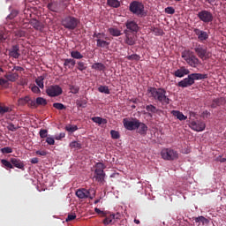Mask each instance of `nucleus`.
I'll return each mask as SVG.
<instances>
[{
    "label": "nucleus",
    "mask_w": 226,
    "mask_h": 226,
    "mask_svg": "<svg viewBox=\"0 0 226 226\" xmlns=\"http://www.w3.org/2000/svg\"><path fill=\"white\" fill-rule=\"evenodd\" d=\"M48 10L54 13H57V11H59V3L56 1H50V3L48 4Z\"/></svg>",
    "instance_id": "5701e85b"
},
{
    "label": "nucleus",
    "mask_w": 226,
    "mask_h": 226,
    "mask_svg": "<svg viewBox=\"0 0 226 226\" xmlns=\"http://www.w3.org/2000/svg\"><path fill=\"white\" fill-rule=\"evenodd\" d=\"M189 126L194 132H204L206 130V124L202 121H192Z\"/></svg>",
    "instance_id": "f8f14e48"
},
{
    "label": "nucleus",
    "mask_w": 226,
    "mask_h": 226,
    "mask_svg": "<svg viewBox=\"0 0 226 226\" xmlns=\"http://www.w3.org/2000/svg\"><path fill=\"white\" fill-rule=\"evenodd\" d=\"M195 222L197 223H207V219H206L204 216H199L195 219Z\"/></svg>",
    "instance_id": "603ef678"
},
{
    "label": "nucleus",
    "mask_w": 226,
    "mask_h": 226,
    "mask_svg": "<svg viewBox=\"0 0 226 226\" xmlns=\"http://www.w3.org/2000/svg\"><path fill=\"white\" fill-rule=\"evenodd\" d=\"M46 94L50 98H56V96H61L63 94V88L59 85H52L47 87Z\"/></svg>",
    "instance_id": "6e6552de"
},
{
    "label": "nucleus",
    "mask_w": 226,
    "mask_h": 226,
    "mask_svg": "<svg viewBox=\"0 0 226 226\" xmlns=\"http://www.w3.org/2000/svg\"><path fill=\"white\" fill-rule=\"evenodd\" d=\"M193 33L197 36V39L202 43L209 40V33L200 30L199 28H193Z\"/></svg>",
    "instance_id": "9d476101"
},
{
    "label": "nucleus",
    "mask_w": 226,
    "mask_h": 226,
    "mask_svg": "<svg viewBox=\"0 0 226 226\" xmlns=\"http://www.w3.org/2000/svg\"><path fill=\"white\" fill-rule=\"evenodd\" d=\"M96 40H103L105 38V34L103 33H94L93 35Z\"/></svg>",
    "instance_id": "4d7b16f0"
},
{
    "label": "nucleus",
    "mask_w": 226,
    "mask_h": 226,
    "mask_svg": "<svg viewBox=\"0 0 226 226\" xmlns=\"http://www.w3.org/2000/svg\"><path fill=\"white\" fill-rule=\"evenodd\" d=\"M95 213H97V215H100V216H102V218H103V216H106L107 215V211H102L100 210V208H94Z\"/></svg>",
    "instance_id": "680f3d73"
},
{
    "label": "nucleus",
    "mask_w": 226,
    "mask_h": 226,
    "mask_svg": "<svg viewBox=\"0 0 226 226\" xmlns=\"http://www.w3.org/2000/svg\"><path fill=\"white\" fill-rule=\"evenodd\" d=\"M173 75L177 77L178 79H183L185 75H190V70L186 69V67L182 66L177 71L174 72Z\"/></svg>",
    "instance_id": "2eb2a0df"
},
{
    "label": "nucleus",
    "mask_w": 226,
    "mask_h": 226,
    "mask_svg": "<svg viewBox=\"0 0 226 226\" xmlns=\"http://www.w3.org/2000/svg\"><path fill=\"white\" fill-rule=\"evenodd\" d=\"M65 130L70 132V133H73V132H77L79 130V127L77 125H67Z\"/></svg>",
    "instance_id": "de8ad7c7"
},
{
    "label": "nucleus",
    "mask_w": 226,
    "mask_h": 226,
    "mask_svg": "<svg viewBox=\"0 0 226 226\" xmlns=\"http://www.w3.org/2000/svg\"><path fill=\"white\" fill-rule=\"evenodd\" d=\"M189 75L191 76V79H192V82H195V80H204L208 77L207 74H202V73H192Z\"/></svg>",
    "instance_id": "a878e982"
},
{
    "label": "nucleus",
    "mask_w": 226,
    "mask_h": 226,
    "mask_svg": "<svg viewBox=\"0 0 226 226\" xmlns=\"http://www.w3.org/2000/svg\"><path fill=\"white\" fill-rule=\"evenodd\" d=\"M194 52H196L198 57H200V59H207V48H203L202 45L199 44L194 48Z\"/></svg>",
    "instance_id": "ddd939ff"
},
{
    "label": "nucleus",
    "mask_w": 226,
    "mask_h": 226,
    "mask_svg": "<svg viewBox=\"0 0 226 226\" xmlns=\"http://www.w3.org/2000/svg\"><path fill=\"white\" fill-rule=\"evenodd\" d=\"M75 64H77V62L73 58H65L64 59V66L65 71L68 70H73L75 68Z\"/></svg>",
    "instance_id": "a211bd4d"
},
{
    "label": "nucleus",
    "mask_w": 226,
    "mask_h": 226,
    "mask_svg": "<svg viewBox=\"0 0 226 226\" xmlns=\"http://www.w3.org/2000/svg\"><path fill=\"white\" fill-rule=\"evenodd\" d=\"M39 135H40L41 139H47V135H49V131H47L45 129H41L39 132Z\"/></svg>",
    "instance_id": "864d4df0"
},
{
    "label": "nucleus",
    "mask_w": 226,
    "mask_h": 226,
    "mask_svg": "<svg viewBox=\"0 0 226 226\" xmlns=\"http://www.w3.org/2000/svg\"><path fill=\"white\" fill-rule=\"evenodd\" d=\"M9 56L14 59L20 57V47L19 45H13L9 50Z\"/></svg>",
    "instance_id": "dca6fc26"
},
{
    "label": "nucleus",
    "mask_w": 226,
    "mask_h": 226,
    "mask_svg": "<svg viewBox=\"0 0 226 226\" xmlns=\"http://www.w3.org/2000/svg\"><path fill=\"white\" fill-rule=\"evenodd\" d=\"M46 142L47 144H49V146H54L56 144V140H54V138L52 137H48L46 139Z\"/></svg>",
    "instance_id": "e2e57ef3"
},
{
    "label": "nucleus",
    "mask_w": 226,
    "mask_h": 226,
    "mask_svg": "<svg viewBox=\"0 0 226 226\" xmlns=\"http://www.w3.org/2000/svg\"><path fill=\"white\" fill-rule=\"evenodd\" d=\"M194 81L192 79V76L190 74L188 75L187 78H185L181 81L177 83L178 87H190V86H193Z\"/></svg>",
    "instance_id": "4468645a"
},
{
    "label": "nucleus",
    "mask_w": 226,
    "mask_h": 226,
    "mask_svg": "<svg viewBox=\"0 0 226 226\" xmlns=\"http://www.w3.org/2000/svg\"><path fill=\"white\" fill-rule=\"evenodd\" d=\"M77 69L79 72H84V70H87V66H86V63L84 62H78Z\"/></svg>",
    "instance_id": "49530a36"
},
{
    "label": "nucleus",
    "mask_w": 226,
    "mask_h": 226,
    "mask_svg": "<svg viewBox=\"0 0 226 226\" xmlns=\"http://www.w3.org/2000/svg\"><path fill=\"white\" fill-rule=\"evenodd\" d=\"M77 105L80 109H86V107H87V101L84 100V101L78 102Z\"/></svg>",
    "instance_id": "6e6d98bb"
},
{
    "label": "nucleus",
    "mask_w": 226,
    "mask_h": 226,
    "mask_svg": "<svg viewBox=\"0 0 226 226\" xmlns=\"http://www.w3.org/2000/svg\"><path fill=\"white\" fill-rule=\"evenodd\" d=\"M4 77L9 80V82H15L19 79V73L17 72H8Z\"/></svg>",
    "instance_id": "c85d7f7f"
},
{
    "label": "nucleus",
    "mask_w": 226,
    "mask_h": 226,
    "mask_svg": "<svg viewBox=\"0 0 226 226\" xmlns=\"http://www.w3.org/2000/svg\"><path fill=\"white\" fill-rule=\"evenodd\" d=\"M26 105H27L28 109H37L36 99H33V98H31V96L28 95V101H27Z\"/></svg>",
    "instance_id": "473e14b6"
},
{
    "label": "nucleus",
    "mask_w": 226,
    "mask_h": 226,
    "mask_svg": "<svg viewBox=\"0 0 226 226\" xmlns=\"http://www.w3.org/2000/svg\"><path fill=\"white\" fill-rule=\"evenodd\" d=\"M70 91L72 93V94H77L79 91H80V87L75 85H71L70 86Z\"/></svg>",
    "instance_id": "09e8293b"
},
{
    "label": "nucleus",
    "mask_w": 226,
    "mask_h": 226,
    "mask_svg": "<svg viewBox=\"0 0 226 226\" xmlns=\"http://www.w3.org/2000/svg\"><path fill=\"white\" fill-rule=\"evenodd\" d=\"M1 153H3V154H10L11 153H13V149L10 147H5L1 149Z\"/></svg>",
    "instance_id": "3c124183"
},
{
    "label": "nucleus",
    "mask_w": 226,
    "mask_h": 226,
    "mask_svg": "<svg viewBox=\"0 0 226 226\" xmlns=\"http://www.w3.org/2000/svg\"><path fill=\"white\" fill-rule=\"evenodd\" d=\"M54 109H56V110H64L66 109V106L61 102H55L53 103Z\"/></svg>",
    "instance_id": "a19ab883"
},
{
    "label": "nucleus",
    "mask_w": 226,
    "mask_h": 226,
    "mask_svg": "<svg viewBox=\"0 0 226 226\" xmlns=\"http://www.w3.org/2000/svg\"><path fill=\"white\" fill-rule=\"evenodd\" d=\"M111 139H120L121 135L119 134V132L111 130L110 131Z\"/></svg>",
    "instance_id": "8fccbe9b"
},
{
    "label": "nucleus",
    "mask_w": 226,
    "mask_h": 226,
    "mask_svg": "<svg viewBox=\"0 0 226 226\" xmlns=\"http://www.w3.org/2000/svg\"><path fill=\"white\" fill-rule=\"evenodd\" d=\"M104 220L102 223L105 225H110V223H115L116 220L114 219V214H110V212H106V215L103 216Z\"/></svg>",
    "instance_id": "412c9836"
},
{
    "label": "nucleus",
    "mask_w": 226,
    "mask_h": 226,
    "mask_svg": "<svg viewBox=\"0 0 226 226\" xmlns=\"http://www.w3.org/2000/svg\"><path fill=\"white\" fill-rule=\"evenodd\" d=\"M7 130H9V132H17V130H19V127H16L15 124L10 123L7 125Z\"/></svg>",
    "instance_id": "5fc2aeb1"
},
{
    "label": "nucleus",
    "mask_w": 226,
    "mask_h": 226,
    "mask_svg": "<svg viewBox=\"0 0 226 226\" xmlns=\"http://www.w3.org/2000/svg\"><path fill=\"white\" fill-rule=\"evenodd\" d=\"M70 147L74 149H80L82 145L79 141H72L70 143Z\"/></svg>",
    "instance_id": "a18cd8bd"
},
{
    "label": "nucleus",
    "mask_w": 226,
    "mask_h": 226,
    "mask_svg": "<svg viewBox=\"0 0 226 226\" xmlns=\"http://www.w3.org/2000/svg\"><path fill=\"white\" fill-rule=\"evenodd\" d=\"M107 3L111 8H119L121 6V2L118 0H107Z\"/></svg>",
    "instance_id": "e433bc0d"
},
{
    "label": "nucleus",
    "mask_w": 226,
    "mask_h": 226,
    "mask_svg": "<svg viewBox=\"0 0 226 226\" xmlns=\"http://www.w3.org/2000/svg\"><path fill=\"white\" fill-rule=\"evenodd\" d=\"M43 80H45V78L43 76H40L35 79V83L41 89H43L44 87Z\"/></svg>",
    "instance_id": "58836bf2"
},
{
    "label": "nucleus",
    "mask_w": 226,
    "mask_h": 226,
    "mask_svg": "<svg viewBox=\"0 0 226 226\" xmlns=\"http://www.w3.org/2000/svg\"><path fill=\"white\" fill-rule=\"evenodd\" d=\"M161 154L163 160L168 161L177 160V158H179V153L172 148H164Z\"/></svg>",
    "instance_id": "423d86ee"
},
{
    "label": "nucleus",
    "mask_w": 226,
    "mask_h": 226,
    "mask_svg": "<svg viewBox=\"0 0 226 226\" xmlns=\"http://www.w3.org/2000/svg\"><path fill=\"white\" fill-rule=\"evenodd\" d=\"M92 70H97L98 72H105V64L102 63H95L92 65Z\"/></svg>",
    "instance_id": "72a5a7b5"
},
{
    "label": "nucleus",
    "mask_w": 226,
    "mask_h": 226,
    "mask_svg": "<svg viewBox=\"0 0 226 226\" xmlns=\"http://www.w3.org/2000/svg\"><path fill=\"white\" fill-rule=\"evenodd\" d=\"M11 162L12 163V165L14 167H16L17 169H24V162H22V161H20V159H17V158H12L11 160Z\"/></svg>",
    "instance_id": "c756f323"
},
{
    "label": "nucleus",
    "mask_w": 226,
    "mask_h": 226,
    "mask_svg": "<svg viewBox=\"0 0 226 226\" xmlns=\"http://www.w3.org/2000/svg\"><path fill=\"white\" fill-rule=\"evenodd\" d=\"M99 93H104V94H110V89H109V87L107 86H100L98 87Z\"/></svg>",
    "instance_id": "ea45409f"
},
{
    "label": "nucleus",
    "mask_w": 226,
    "mask_h": 226,
    "mask_svg": "<svg viewBox=\"0 0 226 226\" xmlns=\"http://www.w3.org/2000/svg\"><path fill=\"white\" fill-rule=\"evenodd\" d=\"M146 110L148 112L149 117H153V114H158L160 109H158L154 105L149 104L146 106Z\"/></svg>",
    "instance_id": "b1692460"
},
{
    "label": "nucleus",
    "mask_w": 226,
    "mask_h": 226,
    "mask_svg": "<svg viewBox=\"0 0 226 226\" xmlns=\"http://www.w3.org/2000/svg\"><path fill=\"white\" fill-rule=\"evenodd\" d=\"M226 100L223 97L216 98L212 101L210 105L211 109H216V107H221V105H225Z\"/></svg>",
    "instance_id": "aec40b11"
},
{
    "label": "nucleus",
    "mask_w": 226,
    "mask_h": 226,
    "mask_svg": "<svg viewBox=\"0 0 226 226\" xmlns=\"http://www.w3.org/2000/svg\"><path fill=\"white\" fill-rule=\"evenodd\" d=\"M96 45L100 49H109V45H110V42L103 40H96Z\"/></svg>",
    "instance_id": "2f4dec72"
},
{
    "label": "nucleus",
    "mask_w": 226,
    "mask_h": 226,
    "mask_svg": "<svg viewBox=\"0 0 226 226\" xmlns=\"http://www.w3.org/2000/svg\"><path fill=\"white\" fill-rule=\"evenodd\" d=\"M71 57H72L73 59H82L84 56H82L80 51L73 50L71 52Z\"/></svg>",
    "instance_id": "4c0bfd02"
},
{
    "label": "nucleus",
    "mask_w": 226,
    "mask_h": 226,
    "mask_svg": "<svg viewBox=\"0 0 226 226\" xmlns=\"http://www.w3.org/2000/svg\"><path fill=\"white\" fill-rule=\"evenodd\" d=\"M126 59H128V61H140V56L137 54H132L131 56H127Z\"/></svg>",
    "instance_id": "79ce46f5"
},
{
    "label": "nucleus",
    "mask_w": 226,
    "mask_h": 226,
    "mask_svg": "<svg viewBox=\"0 0 226 226\" xmlns=\"http://www.w3.org/2000/svg\"><path fill=\"white\" fill-rule=\"evenodd\" d=\"M29 100V95H26L25 97H21L18 100V105L19 107H24L27 105V102Z\"/></svg>",
    "instance_id": "f704fd0d"
},
{
    "label": "nucleus",
    "mask_w": 226,
    "mask_h": 226,
    "mask_svg": "<svg viewBox=\"0 0 226 226\" xmlns=\"http://www.w3.org/2000/svg\"><path fill=\"white\" fill-rule=\"evenodd\" d=\"M6 112H10V108L6 106H0V114H6Z\"/></svg>",
    "instance_id": "0e129e2a"
},
{
    "label": "nucleus",
    "mask_w": 226,
    "mask_h": 226,
    "mask_svg": "<svg viewBox=\"0 0 226 226\" xmlns=\"http://www.w3.org/2000/svg\"><path fill=\"white\" fill-rule=\"evenodd\" d=\"M30 25L34 29H36V31H43V23L40 22L39 20L36 19H32L30 21Z\"/></svg>",
    "instance_id": "393cba45"
},
{
    "label": "nucleus",
    "mask_w": 226,
    "mask_h": 226,
    "mask_svg": "<svg viewBox=\"0 0 226 226\" xmlns=\"http://www.w3.org/2000/svg\"><path fill=\"white\" fill-rule=\"evenodd\" d=\"M125 26L131 33H137V31H139V25L133 20H127L125 22Z\"/></svg>",
    "instance_id": "f3484780"
},
{
    "label": "nucleus",
    "mask_w": 226,
    "mask_h": 226,
    "mask_svg": "<svg viewBox=\"0 0 226 226\" xmlns=\"http://www.w3.org/2000/svg\"><path fill=\"white\" fill-rule=\"evenodd\" d=\"M62 26L69 31H73L79 26V19L73 16H67L62 19Z\"/></svg>",
    "instance_id": "20e7f679"
},
{
    "label": "nucleus",
    "mask_w": 226,
    "mask_h": 226,
    "mask_svg": "<svg viewBox=\"0 0 226 226\" xmlns=\"http://www.w3.org/2000/svg\"><path fill=\"white\" fill-rule=\"evenodd\" d=\"M215 160L216 162H220L221 163H225L226 162V158L222 155L217 156Z\"/></svg>",
    "instance_id": "774afa93"
},
{
    "label": "nucleus",
    "mask_w": 226,
    "mask_h": 226,
    "mask_svg": "<svg viewBox=\"0 0 226 226\" xmlns=\"http://www.w3.org/2000/svg\"><path fill=\"white\" fill-rule=\"evenodd\" d=\"M108 33L110 34V36H115V37L123 35V33L117 27H109L108 29Z\"/></svg>",
    "instance_id": "bb28decb"
},
{
    "label": "nucleus",
    "mask_w": 226,
    "mask_h": 226,
    "mask_svg": "<svg viewBox=\"0 0 226 226\" xmlns=\"http://www.w3.org/2000/svg\"><path fill=\"white\" fill-rule=\"evenodd\" d=\"M96 193V191L94 189H79L76 192V196L79 199H94V195Z\"/></svg>",
    "instance_id": "0eeeda50"
},
{
    "label": "nucleus",
    "mask_w": 226,
    "mask_h": 226,
    "mask_svg": "<svg viewBox=\"0 0 226 226\" xmlns=\"http://www.w3.org/2000/svg\"><path fill=\"white\" fill-rule=\"evenodd\" d=\"M197 17L199 20H200V22H203L204 24H210V22H213V20H215V16L213 15V12L206 9L200 11L197 13Z\"/></svg>",
    "instance_id": "39448f33"
},
{
    "label": "nucleus",
    "mask_w": 226,
    "mask_h": 226,
    "mask_svg": "<svg viewBox=\"0 0 226 226\" xmlns=\"http://www.w3.org/2000/svg\"><path fill=\"white\" fill-rule=\"evenodd\" d=\"M136 130H138V133H139V135H147V125H146V124L140 121H139V125L138 128H136Z\"/></svg>",
    "instance_id": "4be33fe9"
},
{
    "label": "nucleus",
    "mask_w": 226,
    "mask_h": 226,
    "mask_svg": "<svg viewBox=\"0 0 226 226\" xmlns=\"http://www.w3.org/2000/svg\"><path fill=\"white\" fill-rule=\"evenodd\" d=\"M147 94L149 98H153L155 102L162 103V105H169L170 103V99L167 96L165 88L149 87L147 88Z\"/></svg>",
    "instance_id": "f257e3e1"
},
{
    "label": "nucleus",
    "mask_w": 226,
    "mask_h": 226,
    "mask_svg": "<svg viewBox=\"0 0 226 226\" xmlns=\"http://www.w3.org/2000/svg\"><path fill=\"white\" fill-rule=\"evenodd\" d=\"M15 36H17V38H26V31L24 30H16L14 32Z\"/></svg>",
    "instance_id": "37998d69"
},
{
    "label": "nucleus",
    "mask_w": 226,
    "mask_h": 226,
    "mask_svg": "<svg viewBox=\"0 0 226 226\" xmlns=\"http://www.w3.org/2000/svg\"><path fill=\"white\" fill-rule=\"evenodd\" d=\"M171 114L179 121H186V119H188V117L185 116V114L179 110H173Z\"/></svg>",
    "instance_id": "cd10ccee"
},
{
    "label": "nucleus",
    "mask_w": 226,
    "mask_h": 226,
    "mask_svg": "<svg viewBox=\"0 0 226 226\" xmlns=\"http://www.w3.org/2000/svg\"><path fill=\"white\" fill-rule=\"evenodd\" d=\"M123 124L126 130L132 132V130L139 128V119L132 118V120H130V118H124Z\"/></svg>",
    "instance_id": "1a4fd4ad"
},
{
    "label": "nucleus",
    "mask_w": 226,
    "mask_h": 226,
    "mask_svg": "<svg viewBox=\"0 0 226 226\" xmlns=\"http://www.w3.org/2000/svg\"><path fill=\"white\" fill-rule=\"evenodd\" d=\"M2 165L5 167L6 169H13V165L11 162H10L8 160L3 159L1 161Z\"/></svg>",
    "instance_id": "c03bdc74"
},
{
    "label": "nucleus",
    "mask_w": 226,
    "mask_h": 226,
    "mask_svg": "<svg viewBox=\"0 0 226 226\" xmlns=\"http://www.w3.org/2000/svg\"><path fill=\"white\" fill-rule=\"evenodd\" d=\"M95 170H105V164L102 162H97L95 164Z\"/></svg>",
    "instance_id": "13d9d810"
},
{
    "label": "nucleus",
    "mask_w": 226,
    "mask_h": 226,
    "mask_svg": "<svg viewBox=\"0 0 226 226\" xmlns=\"http://www.w3.org/2000/svg\"><path fill=\"white\" fill-rule=\"evenodd\" d=\"M35 154H39V156H47V151L45 150H37Z\"/></svg>",
    "instance_id": "338daca9"
},
{
    "label": "nucleus",
    "mask_w": 226,
    "mask_h": 226,
    "mask_svg": "<svg viewBox=\"0 0 226 226\" xmlns=\"http://www.w3.org/2000/svg\"><path fill=\"white\" fill-rule=\"evenodd\" d=\"M124 33L125 34L124 43L126 45L133 46L137 43V36L135 34L130 33L128 30H124Z\"/></svg>",
    "instance_id": "9b49d317"
},
{
    "label": "nucleus",
    "mask_w": 226,
    "mask_h": 226,
    "mask_svg": "<svg viewBox=\"0 0 226 226\" xmlns=\"http://www.w3.org/2000/svg\"><path fill=\"white\" fill-rule=\"evenodd\" d=\"M129 11H131V13L133 15H136V17H139L140 19L147 17V11H146L144 4L139 1H132L129 4Z\"/></svg>",
    "instance_id": "f03ea898"
},
{
    "label": "nucleus",
    "mask_w": 226,
    "mask_h": 226,
    "mask_svg": "<svg viewBox=\"0 0 226 226\" xmlns=\"http://www.w3.org/2000/svg\"><path fill=\"white\" fill-rule=\"evenodd\" d=\"M77 218V215H68L67 218L65 219V222H72Z\"/></svg>",
    "instance_id": "69168bd1"
},
{
    "label": "nucleus",
    "mask_w": 226,
    "mask_h": 226,
    "mask_svg": "<svg viewBox=\"0 0 226 226\" xmlns=\"http://www.w3.org/2000/svg\"><path fill=\"white\" fill-rule=\"evenodd\" d=\"M94 179H95L97 183H103V181H105V171L95 170L94 174Z\"/></svg>",
    "instance_id": "6ab92c4d"
},
{
    "label": "nucleus",
    "mask_w": 226,
    "mask_h": 226,
    "mask_svg": "<svg viewBox=\"0 0 226 226\" xmlns=\"http://www.w3.org/2000/svg\"><path fill=\"white\" fill-rule=\"evenodd\" d=\"M47 100L43 97H37L35 99V105L38 109V107H45V105H47Z\"/></svg>",
    "instance_id": "7c9ffc66"
},
{
    "label": "nucleus",
    "mask_w": 226,
    "mask_h": 226,
    "mask_svg": "<svg viewBox=\"0 0 226 226\" xmlns=\"http://www.w3.org/2000/svg\"><path fill=\"white\" fill-rule=\"evenodd\" d=\"M31 91H32V93H34L35 94H40V93H41V91L40 90V87H36L35 85H34L31 87Z\"/></svg>",
    "instance_id": "bf43d9fd"
},
{
    "label": "nucleus",
    "mask_w": 226,
    "mask_h": 226,
    "mask_svg": "<svg viewBox=\"0 0 226 226\" xmlns=\"http://www.w3.org/2000/svg\"><path fill=\"white\" fill-rule=\"evenodd\" d=\"M182 58L185 63L191 66V68H197L199 64H200V60L197 56H195V53L190 49H185L181 54Z\"/></svg>",
    "instance_id": "7ed1b4c3"
},
{
    "label": "nucleus",
    "mask_w": 226,
    "mask_h": 226,
    "mask_svg": "<svg viewBox=\"0 0 226 226\" xmlns=\"http://www.w3.org/2000/svg\"><path fill=\"white\" fill-rule=\"evenodd\" d=\"M92 121L97 124H107V119L102 118L100 117H92Z\"/></svg>",
    "instance_id": "c9c22d12"
},
{
    "label": "nucleus",
    "mask_w": 226,
    "mask_h": 226,
    "mask_svg": "<svg viewBox=\"0 0 226 226\" xmlns=\"http://www.w3.org/2000/svg\"><path fill=\"white\" fill-rule=\"evenodd\" d=\"M165 12L168 13L169 15H174V13H176V10L173 9V7H167L165 9Z\"/></svg>",
    "instance_id": "052dcab7"
}]
</instances>
